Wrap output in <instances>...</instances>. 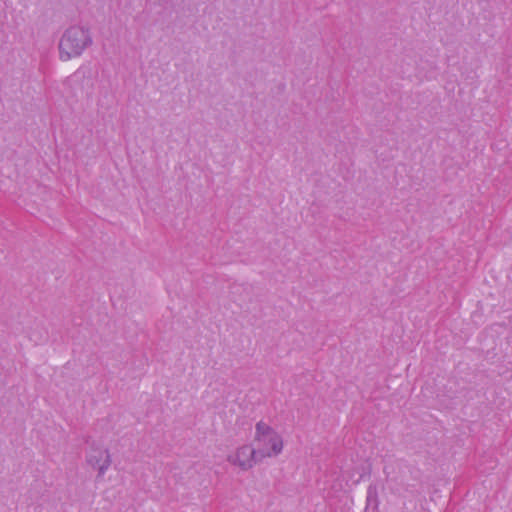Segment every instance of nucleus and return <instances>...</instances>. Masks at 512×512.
Returning a JSON list of instances; mask_svg holds the SVG:
<instances>
[{
  "label": "nucleus",
  "mask_w": 512,
  "mask_h": 512,
  "mask_svg": "<svg viewBox=\"0 0 512 512\" xmlns=\"http://www.w3.org/2000/svg\"><path fill=\"white\" fill-rule=\"evenodd\" d=\"M92 45L93 37L90 28L71 25L63 32L59 40V58L61 61H68L80 57Z\"/></svg>",
  "instance_id": "nucleus-1"
},
{
  "label": "nucleus",
  "mask_w": 512,
  "mask_h": 512,
  "mask_svg": "<svg viewBox=\"0 0 512 512\" xmlns=\"http://www.w3.org/2000/svg\"><path fill=\"white\" fill-rule=\"evenodd\" d=\"M254 442L262 461L281 454L284 446L281 435L264 421H259L255 425Z\"/></svg>",
  "instance_id": "nucleus-2"
},
{
  "label": "nucleus",
  "mask_w": 512,
  "mask_h": 512,
  "mask_svg": "<svg viewBox=\"0 0 512 512\" xmlns=\"http://www.w3.org/2000/svg\"><path fill=\"white\" fill-rule=\"evenodd\" d=\"M227 461L230 464L239 467L242 471H248L262 460L258 456V452L255 447L244 444L238 447L234 454L228 455Z\"/></svg>",
  "instance_id": "nucleus-3"
},
{
  "label": "nucleus",
  "mask_w": 512,
  "mask_h": 512,
  "mask_svg": "<svg viewBox=\"0 0 512 512\" xmlns=\"http://www.w3.org/2000/svg\"><path fill=\"white\" fill-rule=\"evenodd\" d=\"M86 463L98 471L97 478H102L112 463L109 449H101L93 442L91 452L86 455Z\"/></svg>",
  "instance_id": "nucleus-4"
},
{
  "label": "nucleus",
  "mask_w": 512,
  "mask_h": 512,
  "mask_svg": "<svg viewBox=\"0 0 512 512\" xmlns=\"http://www.w3.org/2000/svg\"><path fill=\"white\" fill-rule=\"evenodd\" d=\"M378 507H379L378 487L376 484L371 483L367 488L365 509L367 510L369 508H372L373 510H377Z\"/></svg>",
  "instance_id": "nucleus-5"
}]
</instances>
